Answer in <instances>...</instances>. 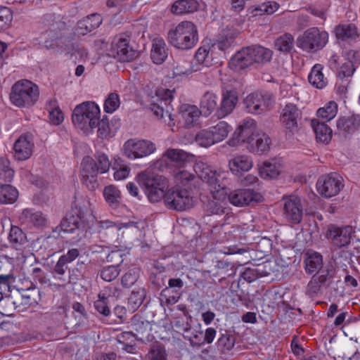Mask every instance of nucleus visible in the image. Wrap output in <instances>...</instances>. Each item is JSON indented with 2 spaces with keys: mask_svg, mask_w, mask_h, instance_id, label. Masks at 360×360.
<instances>
[{
  "mask_svg": "<svg viewBox=\"0 0 360 360\" xmlns=\"http://www.w3.org/2000/svg\"><path fill=\"white\" fill-rule=\"evenodd\" d=\"M193 170L197 176L206 184L212 200L209 201L206 210L210 214H222L226 209V185L229 179V172L224 169H212L207 162L196 161Z\"/></svg>",
  "mask_w": 360,
  "mask_h": 360,
  "instance_id": "f257e3e1",
  "label": "nucleus"
},
{
  "mask_svg": "<svg viewBox=\"0 0 360 360\" xmlns=\"http://www.w3.org/2000/svg\"><path fill=\"white\" fill-rule=\"evenodd\" d=\"M167 40L176 49L191 50L199 41L198 27L191 21H182L168 31Z\"/></svg>",
  "mask_w": 360,
  "mask_h": 360,
  "instance_id": "f03ea898",
  "label": "nucleus"
},
{
  "mask_svg": "<svg viewBox=\"0 0 360 360\" xmlns=\"http://www.w3.org/2000/svg\"><path fill=\"white\" fill-rule=\"evenodd\" d=\"M172 98L173 91L167 89L160 88L157 89L148 100L150 108L154 115L171 127L176 124L172 115V108L170 105Z\"/></svg>",
  "mask_w": 360,
  "mask_h": 360,
  "instance_id": "7ed1b4c3",
  "label": "nucleus"
},
{
  "mask_svg": "<svg viewBox=\"0 0 360 360\" xmlns=\"http://www.w3.org/2000/svg\"><path fill=\"white\" fill-rule=\"evenodd\" d=\"M100 112L98 105L94 102H84L75 108L72 122L77 128L89 134L93 129L96 127Z\"/></svg>",
  "mask_w": 360,
  "mask_h": 360,
  "instance_id": "20e7f679",
  "label": "nucleus"
},
{
  "mask_svg": "<svg viewBox=\"0 0 360 360\" xmlns=\"http://www.w3.org/2000/svg\"><path fill=\"white\" fill-rule=\"evenodd\" d=\"M39 96L38 86L27 79L17 81L12 86L10 100L19 108H29L35 104Z\"/></svg>",
  "mask_w": 360,
  "mask_h": 360,
  "instance_id": "39448f33",
  "label": "nucleus"
},
{
  "mask_svg": "<svg viewBox=\"0 0 360 360\" xmlns=\"http://www.w3.org/2000/svg\"><path fill=\"white\" fill-rule=\"evenodd\" d=\"M136 181L142 187L151 202H157L162 198L165 202V195L169 190L167 179L162 176H151L144 172L138 174Z\"/></svg>",
  "mask_w": 360,
  "mask_h": 360,
  "instance_id": "423d86ee",
  "label": "nucleus"
},
{
  "mask_svg": "<svg viewBox=\"0 0 360 360\" xmlns=\"http://www.w3.org/2000/svg\"><path fill=\"white\" fill-rule=\"evenodd\" d=\"M231 127L225 121L199 131L195 137L197 144L203 148H210L223 141L228 136Z\"/></svg>",
  "mask_w": 360,
  "mask_h": 360,
  "instance_id": "0eeeda50",
  "label": "nucleus"
},
{
  "mask_svg": "<svg viewBox=\"0 0 360 360\" xmlns=\"http://www.w3.org/2000/svg\"><path fill=\"white\" fill-rule=\"evenodd\" d=\"M328 41V32L313 27L297 37V46L307 52H313L322 49Z\"/></svg>",
  "mask_w": 360,
  "mask_h": 360,
  "instance_id": "6e6552de",
  "label": "nucleus"
},
{
  "mask_svg": "<svg viewBox=\"0 0 360 360\" xmlns=\"http://www.w3.org/2000/svg\"><path fill=\"white\" fill-rule=\"evenodd\" d=\"M92 213L91 203L89 200H84L79 205L72 207L60 223V230L64 233H73L84 221L87 216Z\"/></svg>",
  "mask_w": 360,
  "mask_h": 360,
  "instance_id": "1a4fd4ad",
  "label": "nucleus"
},
{
  "mask_svg": "<svg viewBox=\"0 0 360 360\" xmlns=\"http://www.w3.org/2000/svg\"><path fill=\"white\" fill-rule=\"evenodd\" d=\"M155 150V145L152 141L136 138L126 141L122 148V155L130 160L146 158Z\"/></svg>",
  "mask_w": 360,
  "mask_h": 360,
  "instance_id": "9d476101",
  "label": "nucleus"
},
{
  "mask_svg": "<svg viewBox=\"0 0 360 360\" xmlns=\"http://www.w3.org/2000/svg\"><path fill=\"white\" fill-rule=\"evenodd\" d=\"M165 204L171 209L184 211L193 207L195 200L188 190L176 186L167 191Z\"/></svg>",
  "mask_w": 360,
  "mask_h": 360,
  "instance_id": "9b49d317",
  "label": "nucleus"
},
{
  "mask_svg": "<svg viewBox=\"0 0 360 360\" xmlns=\"http://www.w3.org/2000/svg\"><path fill=\"white\" fill-rule=\"evenodd\" d=\"M343 187V179L337 173L321 176L316 182L318 193L326 198L337 195Z\"/></svg>",
  "mask_w": 360,
  "mask_h": 360,
  "instance_id": "f8f14e48",
  "label": "nucleus"
},
{
  "mask_svg": "<svg viewBox=\"0 0 360 360\" xmlns=\"http://www.w3.org/2000/svg\"><path fill=\"white\" fill-rule=\"evenodd\" d=\"M283 217L291 224H300L302 219L303 206L300 197L287 195L283 198Z\"/></svg>",
  "mask_w": 360,
  "mask_h": 360,
  "instance_id": "ddd939ff",
  "label": "nucleus"
},
{
  "mask_svg": "<svg viewBox=\"0 0 360 360\" xmlns=\"http://www.w3.org/2000/svg\"><path fill=\"white\" fill-rule=\"evenodd\" d=\"M256 129L257 123L253 119H244L226 143L231 147H236L244 143H250L254 140Z\"/></svg>",
  "mask_w": 360,
  "mask_h": 360,
  "instance_id": "4468645a",
  "label": "nucleus"
},
{
  "mask_svg": "<svg viewBox=\"0 0 360 360\" xmlns=\"http://www.w3.org/2000/svg\"><path fill=\"white\" fill-rule=\"evenodd\" d=\"M274 102L273 96L270 94L257 91L246 96L244 104L248 112L259 114L272 105Z\"/></svg>",
  "mask_w": 360,
  "mask_h": 360,
  "instance_id": "2eb2a0df",
  "label": "nucleus"
},
{
  "mask_svg": "<svg viewBox=\"0 0 360 360\" xmlns=\"http://www.w3.org/2000/svg\"><path fill=\"white\" fill-rule=\"evenodd\" d=\"M195 156L181 149L168 148L162 154V157L158 160L155 163V167L163 170L169 167L167 160L174 162L177 165H184V164L193 160Z\"/></svg>",
  "mask_w": 360,
  "mask_h": 360,
  "instance_id": "dca6fc26",
  "label": "nucleus"
},
{
  "mask_svg": "<svg viewBox=\"0 0 360 360\" xmlns=\"http://www.w3.org/2000/svg\"><path fill=\"white\" fill-rule=\"evenodd\" d=\"M111 53L121 62H129L136 57V51L129 44L127 36L120 34L112 41Z\"/></svg>",
  "mask_w": 360,
  "mask_h": 360,
  "instance_id": "f3484780",
  "label": "nucleus"
},
{
  "mask_svg": "<svg viewBox=\"0 0 360 360\" xmlns=\"http://www.w3.org/2000/svg\"><path fill=\"white\" fill-rule=\"evenodd\" d=\"M201 112L196 105L182 104L176 115L177 126L183 128H191L199 124Z\"/></svg>",
  "mask_w": 360,
  "mask_h": 360,
  "instance_id": "a211bd4d",
  "label": "nucleus"
},
{
  "mask_svg": "<svg viewBox=\"0 0 360 360\" xmlns=\"http://www.w3.org/2000/svg\"><path fill=\"white\" fill-rule=\"evenodd\" d=\"M300 110L293 103H287L283 108L280 121L285 129L291 134L298 130V122L301 119Z\"/></svg>",
  "mask_w": 360,
  "mask_h": 360,
  "instance_id": "6ab92c4d",
  "label": "nucleus"
},
{
  "mask_svg": "<svg viewBox=\"0 0 360 360\" xmlns=\"http://www.w3.org/2000/svg\"><path fill=\"white\" fill-rule=\"evenodd\" d=\"M354 229L351 226L338 227L331 225L328 227L326 237L331 240L332 244L338 248H342L350 243Z\"/></svg>",
  "mask_w": 360,
  "mask_h": 360,
  "instance_id": "aec40b11",
  "label": "nucleus"
},
{
  "mask_svg": "<svg viewBox=\"0 0 360 360\" xmlns=\"http://www.w3.org/2000/svg\"><path fill=\"white\" fill-rule=\"evenodd\" d=\"M39 44L42 48L48 50H54L59 53H69L70 48L65 44V39L58 35L53 30H48L41 34Z\"/></svg>",
  "mask_w": 360,
  "mask_h": 360,
  "instance_id": "412c9836",
  "label": "nucleus"
},
{
  "mask_svg": "<svg viewBox=\"0 0 360 360\" xmlns=\"http://www.w3.org/2000/svg\"><path fill=\"white\" fill-rule=\"evenodd\" d=\"M262 198L259 193L251 189H236L228 195L229 202L236 207L248 205L252 202H259Z\"/></svg>",
  "mask_w": 360,
  "mask_h": 360,
  "instance_id": "4be33fe9",
  "label": "nucleus"
},
{
  "mask_svg": "<svg viewBox=\"0 0 360 360\" xmlns=\"http://www.w3.org/2000/svg\"><path fill=\"white\" fill-rule=\"evenodd\" d=\"M110 167V162L107 155L98 153L95 158L86 156L83 158L82 167L85 168V171H91L93 173L103 174L108 172Z\"/></svg>",
  "mask_w": 360,
  "mask_h": 360,
  "instance_id": "5701e85b",
  "label": "nucleus"
},
{
  "mask_svg": "<svg viewBox=\"0 0 360 360\" xmlns=\"http://www.w3.org/2000/svg\"><path fill=\"white\" fill-rule=\"evenodd\" d=\"M252 158L247 155H238L232 157L228 161V167L231 173L240 177L253 167Z\"/></svg>",
  "mask_w": 360,
  "mask_h": 360,
  "instance_id": "b1692460",
  "label": "nucleus"
},
{
  "mask_svg": "<svg viewBox=\"0 0 360 360\" xmlns=\"http://www.w3.org/2000/svg\"><path fill=\"white\" fill-rule=\"evenodd\" d=\"M34 143L32 136L27 134L20 135L13 145L14 157L18 160H25L32 154Z\"/></svg>",
  "mask_w": 360,
  "mask_h": 360,
  "instance_id": "393cba45",
  "label": "nucleus"
},
{
  "mask_svg": "<svg viewBox=\"0 0 360 360\" xmlns=\"http://www.w3.org/2000/svg\"><path fill=\"white\" fill-rule=\"evenodd\" d=\"M219 57V53L215 51L211 43H204L196 50L195 59L198 64L205 67H210Z\"/></svg>",
  "mask_w": 360,
  "mask_h": 360,
  "instance_id": "a878e982",
  "label": "nucleus"
},
{
  "mask_svg": "<svg viewBox=\"0 0 360 360\" xmlns=\"http://www.w3.org/2000/svg\"><path fill=\"white\" fill-rule=\"evenodd\" d=\"M283 169V160L281 159H272L264 162L259 166V174L264 179L277 178Z\"/></svg>",
  "mask_w": 360,
  "mask_h": 360,
  "instance_id": "bb28decb",
  "label": "nucleus"
},
{
  "mask_svg": "<svg viewBox=\"0 0 360 360\" xmlns=\"http://www.w3.org/2000/svg\"><path fill=\"white\" fill-rule=\"evenodd\" d=\"M238 102V96L233 91H226L222 94L219 107L217 109L216 115L221 119L231 113Z\"/></svg>",
  "mask_w": 360,
  "mask_h": 360,
  "instance_id": "cd10ccee",
  "label": "nucleus"
},
{
  "mask_svg": "<svg viewBox=\"0 0 360 360\" xmlns=\"http://www.w3.org/2000/svg\"><path fill=\"white\" fill-rule=\"evenodd\" d=\"M253 64L248 46L238 51L229 61V66L234 71H240Z\"/></svg>",
  "mask_w": 360,
  "mask_h": 360,
  "instance_id": "c85d7f7f",
  "label": "nucleus"
},
{
  "mask_svg": "<svg viewBox=\"0 0 360 360\" xmlns=\"http://www.w3.org/2000/svg\"><path fill=\"white\" fill-rule=\"evenodd\" d=\"M197 71H198L197 65L184 59L176 60L172 65V77L178 80L186 78Z\"/></svg>",
  "mask_w": 360,
  "mask_h": 360,
  "instance_id": "c756f323",
  "label": "nucleus"
},
{
  "mask_svg": "<svg viewBox=\"0 0 360 360\" xmlns=\"http://www.w3.org/2000/svg\"><path fill=\"white\" fill-rule=\"evenodd\" d=\"M168 56V49L163 38L155 37L152 40L150 57L155 64H162Z\"/></svg>",
  "mask_w": 360,
  "mask_h": 360,
  "instance_id": "7c9ffc66",
  "label": "nucleus"
},
{
  "mask_svg": "<svg viewBox=\"0 0 360 360\" xmlns=\"http://www.w3.org/2000/svg\"><path fill=\"white\" fill-rule=\"evenodd\" d=\"M18 219L21 224L27 226H41L46 222V218L41 212L29 208L22 210Z\"/></svg>",
  "mask_w": 360,
  "mask_h": 360,
  "instance_id": "2f4dec72",
  "label": "nucleus"
},
{
  "mask_svg": "<svg viewBox=\"0 0 360 360\" xmlns=\"http://www.w3.org/2000/svg\"><path fill=\"white\" fill-rule=\"evenodd\" d=\"M101 22V16L98 13H93L78 22L76 32L79 35H85L99 27Z\"/></svg>",
  "mask_w": 360,
  "mask_h": 360,
  "instance_id": "473e14b6",
  "label": "nucleus"
},
{
  "mask_svg": "<svg viewBox=\"0 0 360 360\" xmlns=\"http://www.w3.org/2000/svg\"><path fill=\"white\" fill-rule=\"evenodd\" d=\"M254 64L264 65L269 63L273 56V51L260 45L248 46Z\"/></svg>",
  "mask_w": 360,
  "mask_h": 360,
  "instance_id": "72a5a7b5",
  "label": "nucleus"
},
{
  "mask_svg": "<svg viewBox=\"0 0 360 360\" xmlns=\"http://www.w3.org/2000/svg\"><path fill=\"white\" fill-rule=\"evenodd\" d=\"M304 264L307 274H315L321 270L323 266L322 255L317 252L308 251L305 254Z\"/></svg>",
  "mask_w": 360,
  "mask_h": 360,
  "instance_id": "f704fd0d",
  "label": "nucleus"
},
{
  "mask_svg": "<svg viewBox=\"0 0 360 360\" xmlns=\"http://www.w3.org/2000/svg\"><path fill=\"white\" fill-rule=\"evenodd\" d=\"M218 97L216 94L212 91L205 92L201 97L200 101V112L205 117L211 115L217 109Z\"/></svg>",
  "mask_w": 360,
  "mask_h": 360,
  "instance_id": "c9c22d12",
  "label": "nucleus"
},
{
  "mask_svg": "<svg viewBox=\"0 0 360 360\" xmlns=\"http://www.w3.org/2000/svg\"><path fill=\"white\" fill-rule=\"evenodd\" d=\"M323 67L321 64H315L308 75V81L314 87L322 89L328 84V79L323 72Z\"/></svg>",
  "mask_w": 360,
  "mask_h": 360,
  "instance_id": "e433bc0d",
  "label": "nucleus"
},
{
  "mask_svg": "<svg viewBox=\"0 0 360 360\" xmlns=\"http://www.w3.org/2000/svg\"><path fill=\"white\" fill-rule=\"evenodd\" d=\"M112 169L113 171V178L115 181L125 180L131 173L129 165L120 157L114 158Z\"/></svg>",
  "mask_w": 360,
  "mask_h": 360,
  "instance_id": "4c0bfd02",
  "label": "nucleus"
},
{
  "mask_svg": "<svg viewBox=\"0 0 360 360\" xmlns=\"http://www.w3.org/2000/svg\"><path fill=\"white\" fill-rule=\"evenodd\" d=\"M196 0H177L171 6L170 11L174 15L194 13L198 10Z\"/></svg>",
  "mask_w": 360,
  "mask_h": 360,
  "instance_id": "58836bf2",
  "label": "nucleus"
},
{
  "mask_svg": "<svg viewBox=\"0 0 360 360\" xmlns=\"http://www.w3.org/2000/svg\"><path fill=\"white\" fill-rule=\"evenodd\" d=\"M271 139L266 134H257L255 140L248 143V148L253 153H262L270 148Z\"/></svg>",
  "mask_w": 360,
  "mask_h": 360,
  "instance_id": "ea45409f",
  "label": "nucleus"
},
{
  "mask_svg": "<svg viewBox=\"0 0 360 360\" xmlns=\"http://www.w3.org/2000/svg\"><path fill=\"white\" fill-rule=\"evenodd\" d=\"M311 125L319 141L328 143L331 140L332 130L327 124L317 120H312Z\"/></svg>",
  "mask_w": 360,
  "mask_h": 360,
  "instance_id": "a19ab883",
  "label": "nucleus"
},
{
  "mask_svg": "<svg viewBox=\"0 0 360 360\" xmlns=\"http://www.w3.org/2000/svg\"><path fill=\"white\" fill-rule=\"evenodd\" d=\"M335 34L338 39L343 41L354 40L359 37L358 30L353 24H342L336 26Z\"/></svg>",
  "mask_w": 360,
  "mask_h": 360,
  "instance_id": "79ce46f5",
  "label": "nucleus"
},
{
  "mask_svg": "<svg viewBox=\"0 0 360 360\" xmlns=\"http://www.w3.org/2000/svg\"><path fill=\"white\" fill-rule=\"evenodd\" d=\"M8 239L16 250H22L27 243V236L18 226H11Z\"/></svg>",
  "mask_w": 360,
  "mask_h": 360,
  "instance_id": "37998d69",
  "label": "nucleus"
},
{
  "mask_svg": "<svg viewBox=\"0 0 360 360\" xmlns=\"http://www.w3.org/2000/svg\"><path fill=\"white\" fill-rule=\"evenodd\" d=\"M18 197V190L8 184H0V203L13 204Z\"/></svg>",
  "mask_w": 360,
  "mask_h": 360,
  "instance_id": "c03bdc74",
  "label": "nucleus"
},
{
  "mask_svg": "<svg viewBox=\"0 0 360 360\" xmlns=\"http://www.w3.org/2000/svg\"><path fill=\"white\" fill-rule=\"evenodd\" d=\"M103 195L106 202L110 206L115 207L121 200V193L114 185H109L104 188Z\"/></svg>",
  "mask_w": 360,
  "mask_h": 360,
  "instance_id": "a18cd8bd",
  "label": "nucleus"
},
{
  "mask_svg": "<svg viewBox=\"0 0 360 360\" xmlns=\"http://www.w3.org/2000/svg\"><path fill=\"white\" fill-rule=\"evenodd\" d=\"M141 274V269L136 266H132L121 277V285L123 288H129L132 287L139 280Z\"/></svg>",
  "mask_w": 360,
  "mask_h": 360,
  "instance_id": "49530a36",
  "label": "nucleus"
},
{
  "mask_svg": "<svg viewBox=\"0 0 360 360\" xmlns=\"http://www.w3.org/2000/svg\"><path fill=\"white\" fill-rule=\"evenodd\" d=\"M338 113V104L333 101L328 102L323 107L320 108L317 112L318 117L328 122L333 120Z\"/></svg>",
  "mask_w": 360,
  "mask_h": 360,
  "instance_id": "de8ad7c7",
  "label": "nucleus"
},
{
  "mask_svg": "<svg viewBox=\"0 0 360 360\" xmlns=\"http://www.w3.org/2000/svg\"><path fill=\"white\" fill-rule=\"evenodd\" d=\"M359 123L354 117H343L337 121L338 129L342 133H352L357 129Z\"/></svg>",
  "mask_w": 360,
  "mask_h": 360,
  "instance_id": "09e8293b",
  "label": "nucleus"
},
{
  "mask_svg": "<svg viewBox=\"0 0 360 360\" xmlns=\"http://www.w3.org/2000/svg\"><path fill=\"white\" fill-rule=\"evenodd\" d=\"M294 37L289 33H285L278 37L274 43L276 49L283 53H288L293 47Z\"/></svg>",
  "mask_w": 360,
  "mask_h": 360,
  "instance_id": "8fccbe9b",
  "label": "nucleus"
},
{
  "mask_svg": "<svg viewBox=\"0 0 360 360\" xmlns=\"http://www.w3.org/2000/svg\"><path fill=\"white\" fill-rule=\"evenodd\" d=\"M14 175L15 171L11 166L9 160L6 157H0V179L10 182Z\"/></svg>",
  "mask_w": 360,
  "mask_h": 360,
  "instance_id": "3c124183",
  "label": "nucleus"
},
{
  "mask_svg": "<svg viewBox=\"0 0 360 360\" xmlns=\"http://www.w3.org/2000/svg\"><path fill=\"white\" fill-rule=\"evenodd\" d=\"M229 271H233V265L226 260H217L214 269L210 271L213 276H229Z\"/></svg>",
  "mask_w": 360,
  "mask_h": 360,
  "instance_id": "603ef678",
  "label": "nucleus"
},
{
  "mask_svg": "<svg viewBox=\"0 0 360 360\" xmlns=\"http://www.w3.org/2000/svg\"><path fill=\"white\" fill-rule=\"evenodd\" d=\"M48 110L51 122L54 125L60 124L64 120L63 113L56 105V101H51L49 103Z\"/></svg>",
  "mask_w": 360,
  "mask_h": 360,
  "instance_id": "864d4df0",
  "label": "nucleus"
},
{
  "mask_svg": "<svg viewBox=\"0 0 360 360\" xmlns=\"http://www.w3.org/2000/svg\"><path fill=\"white\" fill-rule=\"evenodd\" d=\"M99 174L93 173L91 171H85V168L82 167L81 175L82 183L88 188V189L94 191L96 190L99 183L98 181V175Z\"/></svg>",
  "mask_w": 360,
  "mask_h": 360,
  "instance_id": "5fc2aeb1",
  "label": "nucleus"
},
{
  "mask_svg": "<svg viewBox=\"0 0 360 360\" xmlns=\"http://www.w3.org/2000/svg\"><path fill=\"white\" fill-rule=\"evenodd\" d=\"M120 105V96L116 93H110L105 100L103 109L107 113L114 112Z\"/></svg>",
  "mask_w": 360,
  "mask_h": 360,
  "instance_id": "6e6d98bb",
  "label": "nucleus"
},
{
  "mask_svg": "<svg viewBox=\"0 0 360 360\" xmlns=\"http://www.w3.org/2000/svg\"><path fill=\"white\" fill-rule=\"evenodd\" d=\"M120 273V265H109L104 267L101 271L100 275L103 280L107 282H110L117 278Z\"/></svg>",
  "mask_w": 360,
  "mask_h": 360,
  "instance_id": "4d7b16f0",
  "label": "nucleus"
},
{
  "mask_svg": "<svg viewBox=\"0 0 360 360\" xmlns=\"http://www.w3.org/2000/svg\"><path fill=\"white\" fill-rule=\"evenodd\" d=\"M39 290L32 285V287H30L26 290H22L21 296L24 303L25 304H31L34 302H37L39 296Z\"/></svg>",
  "mask_w": 360,
  "mask_h": 360,
  "instance_id": "13d9d810",
  "label": "nucleus"
},
{
  "mask_svg": "<svg viewBox=\"0 0 360 360\" xmlns=\"http://www.w3.org/2000/svg\"><path fill=\"white\" fill-rule=\"evenodd\" d=\"M234 41V36H225L221 37L217 39L214 42L211 43L215 51L219 50L221 52L227 51L233 44Z\"/></svg>",
  "mask_w": 360,
  "mask_h": 360,
  "instance_id": "bf43d9fd",
  "label": "nucleus"
},
{
  "mask_svg": "<svg viewBox=\"0 0 360 360\" xmlns=\"http://www.w3.org/2000/svg\"><path fill=\"white\" fill-rule=\"evenodd\" d=\"M279 4L274 1H269L258 5L255 11L259 14L271 15L279 8Z\"/></svg>",
  "mask_w": 360,
  "mask_h": 360,
  "instance_id": "052dcab7",
  "label": "nucleus"
},
{
  "mask_svg": "<svg viewBox=\"0 0 360 360\" xmlns=\"http://www.w3.org/2000/svg\"><path fill=\"white\" fill-rule=\"evenodd\" d=\"M145 294L143 290L132 292L128 300L129 307L133 310H136L143 303Z\"/></svg>",
  "mask_w": 360,
  "mask_h": 360,
  "instance_id": "680f3d73",
  "label": "nucleus"
},
{
  "mask_svg": "<svg viewBox=\"0 0 360 360\" xmlns=\"http://www.w3.org/2000/svg\"><path fill=\"white\" fill-rule=\"evenodd\" d=\"M147 359L148 360H166L164 348L160 345H153L147 354Z\"/></svg>",
  "mask_w": 360,
  "mask_h": 360,
  "instance_id": "e2e57ef3",
  "label": "nucleus"
},
{
  "mask_svg": "<svg viewBox=\"0 0 360 360\" xmlns=\"http://www.w3.org/2000/svg\"><path fill=\"white\" fill-rule=\"evenodd\" d=\"M336 71L338 77L340 79H343L346 77H351L354 72V68L352 63L349 60H347L343 63L341 66L338 67Z\"/></svg>",
  "mask_w": 360,
  "mask_h": 360,
  "instance_id": "0e129e2a",
  "label": "nucleus"
},
{
  "mask_svg": "<svg viewBox=\"0 0 360 360\" xmlns=\"http://www.w3.org/2000/svg\"><path fill=\"white\" fill-rule=\"evenodd\" d=\"M318 275H314L311 280L309 282V287L311 288L314 283L316 284L314 291L319 290L321 285L323 284L328 279V270H319Z\"/></svg>",
  "mask_w": 360,
  "mask_h": 360,
  "instance_id": "69168bd1",
  "label": "nucleus"
},
{
  "mask_svg": "<svg viewBox=\"0 0 360 360\" xmlns=\"http://www.w3.org/2000/svg\"><path fill=\"white\" fill-rule=\"evenodd\" d=\"M94 307L96 310L105 316L110 314V309L107 304V297L105 295L99 294L98 299L94 302Z\"/></svg>",
  "mask_w": 360,
  "mask_h": 360,
  "instance_id": "338daca9",
  "label": "nucleus"
},
{
  "mask_svg": "<svg viewBox=\"0 0 360 360\" xmlns=\"http://www.w3.org/2000/svg\"><path fill=\"white\" fill-rule=\"evenodd\" d=\"M13 19L12 11L10 8L0 6V31L6 27Z\"/></svg>",
  "mask_w": 360,
  "mask_h": 360,
  "instance_id": "774afa93",
  "label": "nucleus"
}]
</instances>
